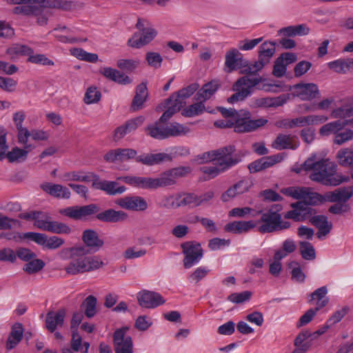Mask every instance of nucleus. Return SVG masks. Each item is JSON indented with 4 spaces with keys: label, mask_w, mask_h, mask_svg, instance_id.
Instances as JSON below:
<instances>
[{
    "label": "nucleus",
    "mask_w": 353,
    "mask_h": 353,
    "mask_svg": "<svg viewBox=\"0 0 353 353\" xmlns=\"http://www.w3.org/2000/svg\"><path fill=\"white\" fill-rule=\"evenodd\" d=\"M90 250L83 245L65 248L59 252L62 259H71L64 270L68 274L77 275L99 269L103 262L98 256H87Z\"/></svg>",
    "instance_id": "f257e3e1"
},
{
    "label": "nucleus",
    "mask_w": 353,
    "mask_h": 353,
    "mask_svg": "<svg viewBox=\"0 0 353 353\" xmlns=\"http://www.w3.org/2000/svg\"><path fill=\"white\" fill-rule=\"evenodd\" d=\"M305 171H311L310 179L327 186H337L350 181L349 176L337 173V165L329 159L315 160V157L306 159L303 164Z\"/></svg>",
    "instance_id": "f03ea898"
},
{
    "label": "nucleus",
    "mask_w": 353,
    "mask_h": 353,
    "mask_svg": "<svg viewBox=\"0 0 353 353\" xmlns=\"http://www.w3.org/2000/svg\"><path fill=\"white\" fill-rule=\"evenodd\" d=\"M137 152L132 148L111 150L104 155L108 162L126 161L134 159L137 162L146 165H153L163 161H171L172 158L166 153L144 154L137 157Z\"/></svg>",
    "instance_id": "7ed1b4c3"
},
{
    "label": "nucleus",
    "mask_w": 353,
    "mask_h": 353,
    "mask_svg": "<svg viewBox=\"0 0 353 353\" xmlns=\"http://www.w3.org/2000/svg\"><path fill=\"white\" fill-rule=\"evenodd\" d=\"M8 3L19 5L13 8L14 14L26 16L38 14L45 8H59L67 10L72 7L71 2L63 0H8Z\"/></svg>",
    "instance_id": "20e7f679"
},
{
    "label": "nucleus",
    "mask_w": 353,
    "mask_h": 353,
    "mask_svg": "<svg viewBox=\"0 0 353 353\" xmlns=\"http://www.w3.org/2000/svg\"><path fill=\"white\" fill-rule=\"evenodd\" d=\"M243 156L241 152H236L234 146L229 145L198 155L196 160L199 163L217 161L218 165H225L223 170H228L240 163Z\"/></svg>",
    "instance_id": "39448f33"
},
{
    "label": "nucleus",
    "mask_w": 353,
    "mask_h": 353,
    "mask_svg": "<svg viewBox=\"0 0 353 353\" xmlns=\"http://www.w3.org/2000/svg\"><path fill=\"white\" fill-rule=\"evenodd\" d=\"M163 122L160 119L149 125L145 128L148 135L153 139L163 140L171 137H181L188 134L190 129L185 125L176 122L170 123L169 125H163Z\"/></svg>",
    "instance_id": "423d86ee"
},
{
    "label": "nucleus",
    "mask_w": 353,
    "mask_h": 353,
    "mask_svg": "<svg viewBox=\"0 0 353 353\" xmlns=\"http://www.w3.org/2000/svg\"><path fill=\"white\" fill-rule=\"evenodd\" d=\"M261 77H251L250 75L243 76L236 80L232 86L235 92L227 101L230 103L243 101L253 92V88L263 81Z\"/></svg>",
    "instance_id": "0eeeda50"
},
{
    "label": "nucleus",
    "mask_w": 353,
    "mask_h": 353,
    "mask_svg": "<svg viewBox=\"0 0 353 353\" xmlns=\"http://www.w3.org/2000/svg\"><path fill=\"white\" fill-rule=\"evenodd\" d=\"M282 209L281 205H275L272 206L268 212L263 213L261 210L252 213V216L254 217L258 214H261V219L258 223H261L259 227L258 230L259 232L270 233L276 231V226L278 227L279 221L281 219V214L279 213Z\"/></svg>",
    "instance_id": "6e6552de"
},
{
    "label": "nucleus",
    "mask_w": 353,
    "mask_h": 353,
    "mask_svg": "<svg viewBox=\"0 0 353 353\" xmlns=\"http://www.w3.org/2000/svg\"><path fill=\"white\" fill-rule=\"evenodd\" d=\"M268 120L263 118L251 119L250 112L241 110L234 121V131L239 133L252 132L265 125Z\"/></svg>",
    "instance_id": "1a4fd4ad"
},
{
    "label": "nucleus",
    "mask_w": 353,
    "mask_h": 353,
    "mask_svg": "<svg viewBox=\"0 0 353 353\" xmlns=\"http://www.w3.org/2000/svg\"><path fill=\"white\" fill-rule=\"evenodd\" d=\"M191 172L190 167H177L168 170L161 173L158 177L154 178L156 189L167 186L174 185L177 179L186 176Z\"/></svg>",
    "instance_id": "9d476101"
},
{
    "label": "nucleus",
    "mask_w": 353,
    "mask_h": 353,
    "mask_svg": "<svg viewBox=\"0 0 353 353\" xmlns=\"http://www.w3.org/2000/svg\"><path fill=\"white\" fill-rule=\"evenodd\" d=\"M34 225L37 228L55 234H68L71 232V228L65 223L52 221L50 216L41 213L39 218L34 222Z\"/></svg>",
    "instance_id": "9b49d317"
},
{
    "label": "nucleus",
    "mask_w": 353,
    "mask_h": 353,
    "mask_svg": "<svg viewBox=\"0 0 353 353\" xmlns=\"http://www.w3.org/2000/svg\"><path fill=\"white\" fill-rule=\"evenodd\" d=\"M128 328L117 330L113 334V345L115 353H132L133 343L131 336L126 334Z\"/></svg>",
    "instance_id": "f8f14e48"
},
{
    "label": "nucleus",
    "mask_w": 353,
    "mask_h": 353,
    "mask_svg": "<svg viewBox=\"0 0 353 353\" xmlns=\"http://www.w3.org/2000/svg\"><path fill=\"white\" fill-rule=\"evenodd\" d=\"M183 252L185 254L183 265L185 268H190L203 256V250L199 243L185 242L181 244Z\"/></svg>",
    "instance_id": "ddd939ff"
},
{
    "label": "nucleus",
    "mask_w": 353,
    "mask_h": 353,
    "mask_svg": "<svg viewBox=\"0 0 353 353\" xmlns=\"http://www.w3.org/2000/svg\"><path fill=\"white\" fill-rule=\"evenodd\" d=\"M99 208L95 204L83 206H72L60 210L59 213L69 218L79 220L98 212Z\"/></svg>",
    "instance_id": "4468645a"
},
{
    "label": "nucleus",
    "mask_w": 353,
    "mask_h": 353,
    "mask_svg": "<svg viewBox=\"0 0 353 353\" xmlns=\"http://www.w3.org/2000/svg\"><path fill=\"white\" fill-rule=\"evenodd\" d=\"M137 298L139 305L145 308H155L165 302L160 294L153 291L142 290Z\"/></svg>",
    "instance_id": "2eb2a0df"
},
{
    "label": "nucleus",
    "mask_w": 353,
    "mask_h": 353,
    "mask_svg": "<svg viewBox=\"0 0 353 353\" xmlns=\"http://www.w3.org/2000/svg\"><path fill=\"white\" fill-rule=\"evenodd\" d=\"M253 185L254 183L251 179L243 178L223 192L221 195V200L223 202H228L236 196L248 192Z\"/></svg>",
    "instance_id": "dca6fc26"
},
{
    "label": "nucleus",
    "mask_w": 353,
    "mask_h": 353,
    "mask_svg": "<svg viewBox=\"0 0 353 353\" xmlns=\"http://www.w3.org/2000/svg\"><path fill=\"white\" fill-rule=\"evenodd\" d=\"M117 203L123 209L135 212H143L148 208L146 200L140 196H125L119 199Z\"/></svg>",
    "instance_id": "f3484780"
},
{
    "label": "nucleus",
    "mask_w": 353,
    "mask_h": 353,
    "mask_svg": "<svg viewBox=\"0 0 353 353\" xmlns=\"http://www.w3.org/2000/svg\"><path fill=\"white\" fill-rule=\"evenodd\" d=\"M294 209L290 210L284 215L285 219H292L295 221H303L309 218L313 214V209L307 206L306 203L302 201H298L291 204Z\"/></svg>",
    "instance_id": "a211bd4d"
},
{
    "label": "nucleus",
    "mask_w": 353,
    "mask_h": 353,
    "mask_svg": "<svg viewBox=\"0 0 353 353\" xmlns=\"http://www.w3.org/2000/svg\"><path fill=\"white\" fill-rule=\"evenodd\" d=\"M157 34V32L153 28H145L142 30L141 35L134 33L128 39V45L131 48H140L151 42Z\"/></svg>",
    "instance_id": "6ab92c4d"
},
{
    "label": "nucleus",
    "mask_w": 353,
    "mask_h": 353,
    "mask_svg": "<svg viewBox=\"0 0 353 353\" xmlns=\"http://www.w3.org/2000/svg\"><path fill=\"white\" fill-rule=\"evenodd\" d=\"M294 94L303 101H310L319 94L318 86L315 83H298L293 87Z\"/></svg>",
    "instance_id": "aec40b11"
},
{
    "label": "nucleus",
    "mask_w": 353,
    "mask_h": 353,
    "mask_svg": "<svg viewBox=\"0 0 353 353\" xmlns=\"http://www.w3.org/2000/svg\"><path fill=\"white\" fill-rule=\"evenodd\" d=\"M92 187L97 190H101L105 192L110 195H116L123 193L125 191L124 186L117 187V183L110 181H101L96 174L93 176Z\"/></svg>",
    "instance_id": "412c9836"
},
{
    "label": "nucleus",
    "mask_w": 353,
    "mask_h": 353,
    "mask_svg": "<svg viewBox=\"0 0 353 353\" xmlns=\"http://www.w3.org/2000/svg\"><path fill=\"white\" fill-rule=\"evenodd\" d=\"M299 142L294 135L279 134L272 143V147L276 150H295L298 148Z\"/></svg>",
    "instance_id": "4be33fe9"
},
{
    "label": "nucleus",
    "mask_w": 353,
    "mask_h": 353,
    "mask_svg": "<svg viewBox=\"0 0 353 353\" xmlns=\"http://www.w3.org/2000/svg\"><path fill=\"white\" fill-rule=\"evenodd\" d=\"M244 65L243 55L236 49L232 48L225 54V68L226 72H232Z\"/></svg>",
    "instance_id": "5701e85b"
},
{
    "label": "nucleus",
    "mask_w": 353,
    "mask_h": 353,
    "mask_svg": "<svg viewBox=\"0 0 353 353\" xmlns=\"http://www.w3.org/2000/svg\"><path fill=\"white\" fill-rule=\"evenodd\" d=\"M309 221L318 229L316 236L319 239L327 235L332 228V223L328 221V218L325 215H311Z\"/></svg>",
    "instance_id": "b1692460"
},
{
    "label": "nucleus",
    "mask_w": 353,
    "mask_h": 353,
    "mask_svg": "<svg viewBox=\"0 0 353 353\" xmlns=\"http://www.w3.org/2000/svg\"><path fill=\"white\" fill-rule=\"evenodd\" d=\"M353 195V187L347 186L339 188L334 191L325 193V199L332 203H345Z\"/></svg>",
    "instance_id": "393cba45"
},
{
    "label": "nucleus",
    "mask_w": 353,
    "mask_h": 353,
    "mask_svg": "<svg viewBox=\"0 0 353 353\" xmlns=\"http://www.w3.org/2000/svg\"><path fill=\"white\" fill-rule=\"evenodd\" d=\"M66 311L64 308L59 309L57 312H48L46 318V328L50 332H54L57 327L63 325Z\"/></svg>",
    "instance_id": "a878e982"
},
{
    "label": "nucleus",
    "mask_w": 353,
    "mask_h": 353,
    "mask_svg": "<svg viewBox=\"0 0 353 353\" xmlns=\"http://www.w3.org/2000/svg\"><path fill=\"white\" fill-rule=\"evenodd\" d=\"M99 72L106 79L118 84L128 85L132 82V79L123 72L111 67L102 68Z\"/></svg>",
    "instance_id": "bb28decb"
},
{
    "label": "nucleus",
    "mask_w": 353,
    "mask_h": 353,
    "mask_svg": "<svg viewBox=\"0 0 353 353\" xmlns=\"http://www.w3.org/2000/svg\"><path fill=\"white\" fill-rule=\"evenodd\" d=\"M41 188L47 194L57 199H68L70 197V191L65 186L60 184L44 183L41 185Z\"/></svg>",
    "instance_id": "cd10ccee"
},
{
    "label": "nucleus",
    "mask_w": 353,
    "mask_h": 353,
    "mask_svg": "<svg viewBox=\"0 0 353 353\" xmlns=\"http://www.w3.org/2000/svg\"><path fill=\"white\" fill-rule=\"evenodd\" d=\"M128 218L126 212L122 210L108 209L97 214V219L103 222L119 223L125 221Z\"/></svg>",
    "instance_id": "c85d7f7f"
},
{
    "label": "nucleus",
    "mask_w": 353,
    "mask_h": 353,
    "mask_svg": "<svg viewBox=\"0 0 353 353\" xmlns=\"http://www.w3.org/2000/svg\"><path fill=\"white\" fill-rule=\"evenodd\" d=\"M185 101L172 94L168 99V109L160 117V121L166 122L184 105Z\"/></svg>",
    "instance_id": "c756f323"
},
{
    "label": "nucleus",
    "mask_w": 353,
    "mask_h": 353,
    "mask_svg": "<svg viewBox=\"0 0 353 353\" xmlns=\"http://www.w3.org/2000/svg\"><path fill=\"white\" fill-rule=\"evenodd\" d=\"M82 241L85 244V247L94 252L99 250L103 245V241L99 239L97 232L93 230H85L83 232Z\"/></svg>",
    "instance_id": "7c9ffc66"
},
{
    "label": "nucleus",
    "mask_w": 353,
    "mask_h": 353,
    "mask_svg": "<svg viewBox=\"0 0 353 353\" xmlns=\"http://www.w3.org/2000/svg\"><path fill=\"white\" fill-rule=\"evenodd\" d=\"M220 83L217 80H212L205 84L198 91L194 96L196 101H207L217 91Z\"/></svg>",
    "instance_id": "2f4dec72"
},
{
    "label": "nucleus",
    "mask_w": 353,
    "mask_h": 353,
    "mask_svg": "<svg viewBox=\"0 0 353 353\" xmlns=\"http://www.w3.org/2000/svg\"><path fill=\"white\" fill-rule=\"evenodd\" d=\"M33 52V50L29 46L20 43H13L6 49V53L10 59L15 61L21 57L29 56Z\"/></svg>",
    "instance_id": "473e14b6"
},
{
    "label": "nucleus",
    "mask_w": 353,
    "mask_h": 353,
    "mask_svg": "<svg viewBox=\"0 0 353 353\" xmlns=\"http://www.w3.org/2000/svg\"><path fill=\"white\" fill-rule=\"evenodd\" d=\"M147 97L148 90L146 83L143 82L138 85L136 88L135 95L131 104V109L132 111H137L141 109Z\"/></svg>",
    "instance_id": "72a5a7b5"
},
{
    "label": "nucleus",
    "mask_w": 353,
    "mask_h": 353,
    "mask_svg": "<svg viewBox=\"0 0 353 353\" xmlns=\"http://www.w3.org/2000/svg\"><path fill=\"white\" fill-rule=\"evenodd\" d=\"M346 125H348L347 120H336L322 125L319 132L323 137H327L330 134L335 136L338 131L343 130Z\"/></svg>",
    "instance_id": "f704fd0d"
},
{
    "label": "nucleus",
    "mask_w": 353,
    "mask_h": 353,
    "mask_svg": "<svg viewBox=\"0 0 353 353\" xmlns=\"http://www.w3.org/2000/svg\"><path fill=\"white\" fill-rule=\"evenodd\" d=\"M23 328L21 323H16L12 326L11 332L6 342L7 350L14 348L22 340Z\"/></svg>",
    "instance_id": "c9c22d12"
},
{
    "label": "nucleus",
    "mask_w": 353,
    "mask_h": 353,
    "mask_svg": "<svg viewBox=\"0 0 353 353\" xmlns=\"http://www.w3.org/2000/svg\"><path fill=\"white\" fill-rule=\"evenodd\" d=\"M96 174L92 172L85 173L83 171H70L63 173L61 178L63 181L90 182Z\"/></svg>",
    "instance_id": "e433bc0d"
},
{
    "label": "nucleus",
    "mask_w": 353,
    "mask_h": 353,
    "mask_svg": "<svg viewBox=\"0 0 353 353\" xmlns=\"http://www.w3.org/2000/svg\"><path fill=\"white\" fill-rule=\"evenodd\" d=\"M176 203L174 205L172 203V206L176 208L181 206H189L191 208H195L199 206L198 195L194 193H183L177 194L176 196Z\"/></svg>",
    "instance_id": "4c0bfd02"
},
{
    "label": "nucleus",
    "mask_w": 353,
    "mask_h": 353,
    "mask_svg": "<svg viewBox=\"0 0 353 353\" xmlns=\"http://www.w3.org/2000/svg\"><path fill=\"white\" fill-rule=\"evenodd\" d=\"M328 68L336 73L353 70V59H340L328 63Z\"/></svg>",
    "instance_id": "58836bf2"
},
{
    "label": "nucleus",
    "mask_w": 353,
    "mask_h": 353,
    "mask_svg": "<svg viewBox=\"0 0 353 353\" xmlns=\"http://www.w3.org/2000/svg\"><path fill=\"white\" fill-rule=\"evenodd\" d=\"M327 288L326 286L321 287L310 294L311 299L308 301L311 303L314 300H317L315 308L320 310L324 307L329 302V299L326 297Z\"/></svg>",
    "instance_id": "ea45409f"
},
{
    "label": "nucleus",
    "mask_w": 353,
    "mask_h": 353,
    "mask_svg": "<svg viewBox=\"0 0 353 353\" xmlns=\"http://www.w3.org/2000/svg\"><path fill=\"white\" fill-rule=\"evenodd\" d=\"M310 28L305 24L290 26L279 30V33L286 37L304 36L308 34Z\"/></svg>",
    "instance_id": "a19ab883"
},
{
    "label": "nucleus",
    "mask_w": 353,
    "mask_h": 353,
    "mask_svg": "<svg viewBox=\"0 0 353 353\" xmlns=\"http://www.w3.org/2000/svg\"><path fill=\"white\" fill-rule=\"evenodd\" d=\"M353 117V101L350 103H345L341 106L334 109L331 112V117L333 119L349 120L348 118Z\"/></svg>",
    "instance_id": "79ce46f5"
},
{
    "label": "nucleus",
    "mask_w": 353,
    "mask_h": 353,
    "mask_svg": "<svg viewBox=\"0 0 353 353\" xmlns=\"http://www.w3.org/2000/svg\"><path fill=\"white\" fill-rule=\"evenodd\" d=\"M336 158L339 164L343 167L353 168V150L349 148L339 150Z\"/></svg>",
    "instance_id": "37998d69"
},
{
    "label": "nucleus",
    "mask_w": 353,
    "mask_h": 353,
    "mask_svg": "<svg viewBox=\"0 0 353 353\" xmlns=\"http://www.w3.org/2000/svg\"><path fill=\"white\" fill-rule=\"evenodd\" d=\"M275 50V43L265 41L260 46L259 57L269 63L270 58L274 55Z\"/></svg>",
    "instance_id": "c03bdc74"
},
{
    "label": "nucleus",
    "mask_w": 353,
    "mask_h": 353,
    "mask_svg": "<svg viewBox=\"0 0 353 353\" xmlns=\"http://www.w3.org/2000/svg\"><path fill=\"white\" fill-rule=\"evenodd\" d=\"M70 53L76 58L89 63H96L99 59L97 54L88 52L81 48H72Z\"/></svg>",
    "instance_id": "a18cd8bd"
},
{
    "label": "nucleus",
    "mask_w": 353,
    "mask_h": 353,
    "mask_svg": "<svg viewBox=\"0 0 353 353\" xmlns=\"http://www.w3.org/2000/svg\"><path fill=\"white\" fill-rule=\"evenodd\" d=\"M197 102L189 105L183 110L182 114L187 117H193L202 114L205 111L204 101H196Z\"/></svg>",
    "instance_id": "49530a36"
},
{
    "label": "nucleus",
    "mask_w": 353,
    "mask_h": 353,
    "mask_svg": "<svg viewBox=\"0 0 353 353\" xmlns=\"http://www.w3.org/2000/svg\"><path fill=\"white\" fill-rule=\"evenodd\" d=\"M327 201V200L325 199V194L322 195L317 192H310L306 189L305 197L302 202L306 203L307 206H308L318 205Z\"/></svg>",
    "instance_id": "de8ad7c7"
},
{
    "label": "nucleus",
    "mask_w": 353,
    "mask_h": 353,
    "mask_svg": "<svg viewBox=\"0 0 353 353\" xmlns=\"http://www.w3.org/2000/svg\"><path fill=\"white\" fill-rule=\"evenodd\" d=\"M353 140V130L349 128L343 131H338L334 137L333 143L337 145H342Z\"/></svg>",
    "instance_id": "09e8293b"
},
{
    "label": "nucleus",
    "mask_w": 353,
    "mask_h": 353,
    "mask_svg": "<svg viewBox=\"0 0 353 353\" xmlns=\"http://www.w3.org/2000/svg\"><path fill=\"white\" fill-rule=\"evenodd\" d=\"M299 249L301 254L305 260L311 261L315 259V250L310 242L301 241L299 243Z\"/></svg>",
    "instance_id": "8fccbe9b"
},
{
    "label": "nucleus",
    "mask_w": 353,
    "mask_h": 353,
    "mask_svg": "<svg viewBox=\"0 0 353 353\" xmlns=\"http://www.w3.org/2000/svg\"><path fill=\"white\" fill-rule=\"evenodd\" d=\"M6 157L10 163L22 162L26 160V151L22 149L14 147L11 151L6 152Z\"/></svg>",
    "instance_id": "3c124183"
},
{
    "label": "nucleus",
    "mask_w": 353,
    "mask_h": 353,
    "mask_svg": "<svg viewBox=\"0 0 353 353\" xmlns=\"http://www.w3.org/2000/svg\"><path fill=\"white\" fill-rule=\"evenodd\" d=\"M23 266V270L28 274H34L42 270L45 265L41 259H31Z\"/></svg>",
    "instance_id": "603ef678"
},
{
    "label": "nucleus",
    "mask_w": 353,
    "mask_h": 353,
    "mask_svg": "<svg viewBox=\"0 0 353 353\" xmlns=\"http://www.w3.org/2000/svg\"><path fill=\"white\" fill-rule=\"evenodd\" d=\"M140 64L139 60L121 59L117 62V67L127 72L134 71Z\"/></svg>",
    "instance_id": "864d4df0"
},
{
    "label": "nucleus",
    "mask_w": 353,
    "mask_h": 353,
    "mask_svg": "<svg viewBox=\"0 0 353 353\" xmlns=\"http://www.w3.org/2000/svg\"><path fill=\"white\" fill-rule=\"evenodd\" d=\"M85 306V315L88 318L93 317L96 314L97 299L92 296H88L83 301Z\"/></svg>",
    "instance_id": "5fc2aeb1"
},
{
    "label": "nucleus",
    "mask_w": 353,
    "mask_h": 353,
    "mask_svg": "<svg viewBox=\"0 0 353 353\" xmlns=\"http://www.w3.org/2000/svg\"><path fill=\"white\" fill-rule=\"evenodd\" d=\"M101 97V92L96 87H90L87 89L83 101L86 104L95 103L100 101Z\"/></svg>",
    "instance_id": "6e6d98bb"
},
{
    "label": "nucleus",
    "mask_w": 353,
    "mask_h": 353,
    "mask_svg": "<svg viewBox=\"0 0 353 353\" xmlns=\"http://www.w3.org/2000/svg\"><path fill=\"white\" fill-rule=\"evenodd\" d=\"M28 61L34 64L42 65H54V61L49 59L43 54H34L33 52L30 54L28 58Z\"/></svg>",
    "instance_id": "4d7b16f0"
},
{
    "label": "nucleus",
    "mask_w": 353,
    "mask_h": 353,
    "mask_svg": "<svg viewBox=\"0 0 353 353\" xmlns=\"http://www.w3.org/2000/svg\"><path fill=\"white\" fill-rule=\"evenodd\" d=\"M145 60L150 67L157 69L161 67L163 58L158 52H148L145 54Z\"/></svg>",
    "instance_id": "13d9d810"
},
{
    "label": "nucleus",
    "mask_w": 353,
    "mask_h": 353,
    "mask_svg": "<svg viewBox=\"0 0 353 353\" xmlns=\"http://www.w3.org/2000/svg\"><path fill=\"white\" fill-rule=\"evenodd\" d=\"M251 292L243 291L240 293H232L228 296L227 299L230 302L239 304L249 301L251 298Z\"/></svg>",
    "instance_id": "bf43d9fd"
},
{
    "label": "nucleus",
    "mask_w": 353,
    "mask_h": 353,
    "mask_svg": "<svg viewBox=\"0 0 353 353\" xmlns=\"http://www.w3.org/2000/svg\"><path fill=\"white\" fill-rule=\"evenodd\" d=\"M306 126L305 117H299L292 119H284L281 122V127L293 128Z\"/></svg>",
    "instance_id": "052dcab7"
},
{
    "label": "nucleus",
    "mask_w": 353,
    "mask_h": 353,
    "mask_svg": "<svg viewBox=\"0 0 353 353\" xmlns=\"http://www.w3.org/2000/svg\"><path fill=\"white\" fill-rule=\"evenodd\" d=\"M224 168L225 165L203 166L201 168V171L207 175L208 179H210L226 171L227 170H223Z\"/></svg>",
    "instance_id": "680f3d73"
},
{
    "label": "nucleus",
    "mask_w": 353,
    "mask_h": 353,
    "mask_svg": "<svg viewBox=\"0 0 353 353\" xmlns=\"http://www.w3.org/2000/svg\"><path fill=\"white\" fill-rule=\"evenodd\" d=\"M199 87L198 83H192L186 88L180 90L176 94H174L175 97L181 99L182 101H184V99L192 95L199 89Z\"/></svg>",
    "instance_id": "e2e57ef3"
},
{
    "label": "nucleus",
    "mask_w": 353,
    "mask_h": 353,
    "mask_svg": "<svg viewBox=\"0 0 353 353\" xmlns=\"http://www.w3.org/2000/svg\"><path fill=\"white\" fill-rule=\"evenodd\" d=\"M290 267L292 268V279L297 282L303 283L305 279V275L301 270L299 263L296 261H292L290 263Z\"/></svg>",
    "instance_id": "0e129e2a"
},
{
    "label": "nucleus",
    "mask_w": 353,
    "mask_h": 353,
    "mask_svg": "<svg viewBox=\"0 0 353 353\" xmlns=\"http://www.w3.org/2000/svg\"><path fill=\"white\" fill-rule=\"evenodd\" d=\"M268 63L259 57V60L248 65L244 70V73L248 74H256V73L263 69Z\"/></svg>",
    "instance_id": "69168bd1"
},
{
    "label": "nucleus",
    "mask_w": 353,
    "mask_h": 353,
    "mask_svg": "<svg viewBox=\"0 0 353 353\" xmlns=\"http://www.w3.org/2000/svg\"><path fill=\"white\" fill-rule=\"evenodd\" d=\"M147 251L145 249H138L135 247L128 248L123 252V256L126 259H132L143 256Z\"/></svg>",
    "instance_id": "338daca9"
},
{
    "label": "nucleus",
    "mask_w": 353,
    "mask_h": 353,
    "mask_svg": "<svg viewBox=\"0 0 353 353\" xmlns=\"http://www.w3.org/2000/svg\"><path fill=\"white\" fill-rule=\"evenodd\" d=\"M65 241L63 239L57 236L46 237L44 248L49 250H56L64 244Z\"/></svg>",
    "instance_id": "774afa93"
}]
</instances>
